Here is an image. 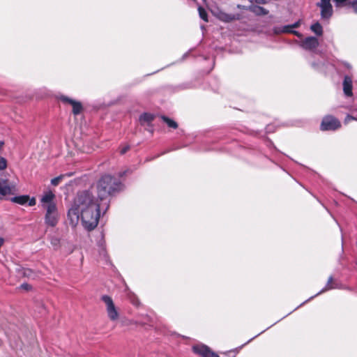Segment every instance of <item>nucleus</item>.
<instances>
[{"label": "nucleus", "mask_w": 357, "mask_h": 357, "mask_svg": "<svg viewBox=\"0 0 357 357\" xmlns=\"http://www.w3.org/2000/svg\"><path fill=\"white\" fill-rule=\"evenodd\" d=\"M307 301H304V303H301V305H304V303H306Z\"/></svg>", "instance_id": "nucleus-40"}, {"label": "nucleus", "mask_w": 357, "mask_h": 357, "mask_svg": "<svg viewBox=\"0 0 357 357\" xmlns=\"http://www.w3.org/2000/svg\"><path fill=\"white\" fill-rule=\"evenodd\" d=\"M23 275H24V276L27 277V278H33L34 273L31 269L25 268L23 270Z\"/></svg>", "instance_id": "nucleus-25"}, {"label": "nucleus", "mask_w": 357, "mask_h": 357, "mask_svg": "<svg viewBox=\"0 0 357 357\" xmlns=\"http://www.w3.org/2000/svg\"><path fill=\"white\" fill-rule=\"evenodd\" d=\"M29 199V197L28 195H20L16 196L11 198V202L14 203H17L20 205L25 204Z\"/></svg>", "instance_id": "nucleus-13"}, {"label": "nucleus", "mask_w": 357, "mask_h": 357, "mask_svg": "<svg viewBox=\"0 0 357 357\" xmlns=\"http://www.w3.org/2000/svg\"><path fill=\"white\" fill-rule=\"evenodd\" d=\"M257 4H266L268 3V0H254Z\"/></svg>", "instance_id": "nucleus-33"}, {"label": "nucleus", "mask_w": 357, "mask_h": 357, "mask_svg": "<svg viewBox=\"0 0 357 357\" xmlns=\"http://www.w3.org/2000/svg\"><path fill=\"white\" fill-rule=\"evenodd\" d=\"M307 301H304V303H301V305H304V303H306Z\"/></svg>", "instance_id": "nucleus-41"}, {"label": "nucleus", "mask_w": 357, "mask_h": 357, "mask_svg": "<svg viewBox=\"0 0 357 357\" xmlns=\"http://www.w3.org/2000/svg\"><path fill=\"white\" fill-rule=\"evenodd\" d=\"M220 19L224 22H229L237 20L238 17H236V15L233 14L221 13L220 15Z\"/></svg>", "instance_id": "nucleus-19"}, {"label": "nucleus", "mask_w": 357, "mask_h": 357, "mask_svg": "<svg viewBox=\"0 0 357 357\" xmlns=\"http://www.w3.org/2000/svg\"><path fill=\"white\" fill-rule=\"evenodd\" d=\"M54 197V195L52 192H47L42 197L41 202L43 203V206L49 204V203H53Z\"/></svg>", "instance_id": "nucleus-16"}, {"label": "nucleus", "mask_w": 357, "mask_h": 357, "mask_svg": "<svg viewBox=\"0 0 357 357\" xmlns=\"http://www.w3.org/2000/svg\"><path fill=\"white\" fill-rule=\"evenodd\" d=\"M307 301H304V303H301V305H304V303H306Z\"/></svg>", "instance_id": "nucleus-39"}, {"label": "nucleus", "mask_w": 357, "mask_h": 357, "mask_svg": "<svg viewBox=\"0 0 357 357\" xmlns=\"http://www.w3.org/2000/svg\"><path fill=\"white\" fill-rule=\"evenodd\" d=\"M341 127L340 121L333 116H325L321 123V130H335Z\"/></svg>", "instance_id": "nucleus-4"}, {"label": "nucleus", "mask_w": 357, "mask_h": 357, "mask_svg": "<svg viewBox=\"0 0 357 357\" xmlns=\"http://www.w3.org/2000/svg\"><path fill=\"white\" fill-rule=\"evenodd\" d=\"M199 15L200 18H202L205 22H208V15L206 11L202 7L199 6L198 8Z\"/></svg>", "instance_id": "nucleus-23"}, {"label": "nucleus", "mask_w": 357, "mask_h": 357, "mask_svg": "<svg viewBox=\"0 0 357 357\" xmlns=\"http://www.w3.org/2000/svg\"><path fill=\"white\" fill-rule=\"evenodd\" d=\"M3 145H4V142L3 141H0V152L1 151L3 147Z\"/></svg>", "instance_id": "nucleus-36"}, {"label": "nucleus", "mask_w": 357, "mask_h": 357, "mask_svg": "<svg viewBox=\"0 0 357 357\" xmlns=\"http://www.w3.org/2000/svg\"><path fill=\"white\" fill-rule=\"evenodd\" d=\"M46 208V214H56V207L54 203H49V204L44 205Z\"/></svg>", "instance_id": "nucleus-21"}, {"label": "nucleus", "mask_w": 357, "mask_h": 357, "mask_svg": "<svg viewBox=\"0 0 357 357\" xmlns=\"http://www.w3.org/2000/svg\"><path fill=\"white\" fill-rule=\"evenodd\" d=\"M102 300L106 305L107 312L109 319L112 321L117 319L119 317V313L114 306L112 298L109 296L105 295L102 296Z\"/></svg>", "instance_id": "nucleus-6"}, {"label": "nucleus", "mask_w": 357, "mask_h": 357, "mask_svg": "<svg viewBox=\"0 0 357 357\" xmlns=\"http://www.w3.org/2000/svg\"><path fill=\"white\" fill-rule=\"evenodd\" d=\"M250 10L259 15H265L268 13V11L266 9L259 6H253L250 7Z\"/></svg>", "instance_id": "nucleus-15"}, {"label": "nucleus", "mask_w": 357, "mask_h": 357, "mask_svg": "<svg viewBox=\"0 0 357 357\" xmlns=\"http://www.w3.org/2000/svg\"><path fill=\"white\" fill-rule=\"evenodd\" d=\"M160 118L162 119V121L167 123V125L171 128H173V129H176L178 128V124L176 121H174V120L169 119V117L166 116H164V115H162L160 116Z\"/></svg>", "instance_id": "nucleus-18"}, {"label": "nucleus", "mask_w": 357, "mask_h": 357, "mask_svg": "<svg viewBox=\"0 0 357 357\" xmlns=\"http://www.w3.org/2000/svg\"><path fill=\"white\" fill-rule=\"evenodd\" d=\"M188 52H187V53L184 54H183V59H184L185 58H186V57L188 56Z\"/></svg>", "instance_id": "nucleus-37"}, {"label": "nucleus", "mask_w": 357, "mask_h": 357, "mask_svg": "<svg viewBox=\"0 0 357 357\" xmlns=\"http://www.w3.org/2000/svg\"><path fill=\"white\" fill-rule=\"evenodd\" d=\"M68 217L73 227L77 225L81 218L86 229H94L100 218V204L98 199L89 190L78 192L73 206L68 211Z\"/></svg>", "instance_id": "nucleus-1"}, {"label": "nucleus", "mask_w": 357, "mask_h": 357, "mask_svg": "<svg viewBox=\"0 0 357 357\" xmlns=\"http://www.w3.org/2000/svg\"><path fill=\"white\" fill-rule=\"evenodd\" d=\"M121 188L122 184L117 178L110 175H105L97 184L98 198L103 200L113 193L120 191Z\"/></svg>", "instance_id": "nucleus-2"}, {"label": "nucleus", "mask_w": 357, "mask_h": 357, "mask_svg": "<svg viewBox=\"0 0 357 357\" xmlns=\"http://www.w3.org/2000/svg\"><path fill=\"white\" fill-rule=\"evenodd\" d=\"M58 98L63 102L68 103L72 105L73 113L74 115L79 114L83 110L82 105L79 101H76L63 95L60 96Z\"/></svg>", "instance_id": "nucleus-7"}, {"label": "nucleus", "mask_w": 357, "mask_h": 357, "mask_svg": "<svg viewBox=\"0 0 357 357\" xmlns=\"http://www.w3.org/2000/svg\"><path fill=\"white\" fill-rule=\"evenodd\" d=\"M130 149V146H125L124 147H123L121 151H120V153L121 155H123L125 154L128 150Z\"/></svg>", "instance_id": "nucleus-31"}, {"label": "nucleus", "mask_w": 357, "mask_h": 357, "mask_svg": "<svg viewBox=\"0 0 357 357\" xmlns=\"http://www.w3.org/2000/svg\"><path fill=\"white\" fill-rule=\"evenodd\" d=\"M7 167V160L5 158L0 155V170H3Z\"/></svg>", "instance_id": "nucleus-26"}, {"label": "nucleus", "mask_w": 357, "mask_h": 357, "mask_svg": "<svg viewBox=\"0 0 357 357\" xmlns=\"http://www.w3.org/2000/svg\"><path fill=\"white\" fill-rule=\"evenodd\" d=\"M11 188L8 183V180L0 178V194L3 196L11 194Z\"/></svg>", "instance_id": "nucleus-11"}, {"label": "nucleus", "mask_w": 357, "mask_h": 357, "mask_svg": "<svg viewBox=\"0 0 357 357\" xmlns=\"http://www.w3.org/2000/svg\"><path fill=\"white\" fill-rule=\"evenodd\" d=\"M50 243L54 249H57L59 245L60 241L57 237L52 236L50 238Z\"/></svg>", "instance_id": "nucleus-24"}, {"label": "nucleus", "mask_w": 357, "mask_h": 357, "mask_svg": "<svg viewBox=\"0 0 357 357\" xmlns=\"http://www.w3.org/2000/svg\"><path fill=\"white\" fill-rule=\"evenodd\" d=\"M45 222L47 225L54 227L57 223V215L56 214H46L45 215Z\"/></svg>", "instance_id": "nucleus-14"}, {"label": "nucleus", "mask_w": 357, "mask_h": 357, "mask_svg": "<svg viewBox=\"0 0 357 357\" xmlns=\"http://www.w3.org/2000/svg\"><path fill=\"white\" fill-rule=\"evenodd\" d=\"M337 287H338L337 284V283H335V282L333 281V276H330V277L328 278V282H327V283H326V287H325L324 289H321L319 293H317V294L315 295V296H317V295H319V294H322L323 292H324V291H328V290H330V289H335V288H337ZM314 297V296H312L309 300H310V299L313 298Z\"/></svg>", "instance_id": "nucleus-10"}, {"label": "nucleus", "mask_w": 357, "mask_h": 357, "mask_svg": "<svg viewBox=\"0 0 357 357\" xmlns=\"http://www.w3.org/2000/svg\"><path fill=\"white\" fill-rule=\"evenodd\" d=\"M192 351L201 357H220L209 347L204 344H197L192 347Z\"/></svg>", "instance_id": "nucleus-5"}, {"label": "nucleus", "mask_w": 357, "mask_h": 357, "mask_svg": "<svg viewBox=\"0 0 357 357\" xmlns=\"http://www.w3.org/2000/svg\"><path fill=\"white\" fill-rule=\"evenodd\" d=\"M19 288L25 291H30L31 290L32 287L27 283H23L20 286Z\"/></svg>", "instance_id": "nucleus-28"}, {"label": "nucleus", "mask_w": 357, "mask_h": 357, "mask_svg": "<svg viewBox=\"0 0 357 357\" xmlns=\"http://www.w3.org/2000/svg\"><path fill=\"white\" fill-rule=\"evenodd\" d=\"M336 7L341 6L343 3H344L348 0H333Z\"/></svg>", "instance_id": "nucleus-30"}, {"label": "nucleus", "mask_w": 357, "mask_h": 357, "mask_svg": "<svg viewBox=\"0 0 357 357\" xmlns=\"http://www.w3.org/2000/svg\"><path fill=\"white\" fill-rule=\"evenodd\" d=\"M353 91H342V92L339 95V98L342 99L344 98L347 100L342 104V107L345 108H350L353 106L352 103L354 102L355 99L353 98Z\"/></svg>", "instance_id": "nucleus-9"}, {"label": "nucleus", "mask_w": 357, "mask_h": 357, "mask_svg": "<svg viewBox=\"0 0 357 357\" xmlns=\"http://www.w3.org/2000/svg\"><path fill=\"white\" fill-rule=\"evenodd\" d=\"M318 46L319 40L314 36L305 38L301 43V47L307 50H314Z\"/></svg>", "instance_id": "nucleus-8"}, {"label": "nucleus", "mask_w": 357, "mask_h": 357, "mask_svg": "<svg viewBox=\"0 0 357 357\" xmlns=\"http://www.w3.org/2000/svg\"><path fill=\"white\" fill-rule=\"evenodd\" d=\"M63 177V175H60V176H59L57 177H55V178H52L51 180L52 185H59V183L61 182V181L62 180Z\"/></svg>", "instance_id": "nucleus-27"}, {"label": "nucleus", "mask_w": 357, "mask_h": 357, "mask_svg": "<svg viewBox=\"0 0 357 357\" xmlns=\"http://www.w3.org/2000/svg\"><path fill=\"white\" fill-rule=\"evenodd\" d=\"M317 6L320 9L321 18L324 20H328L333 14V6L331 0H320L317 3Z\"/></svg>", "instance_id": "nucleus-3"}, {"label": "nucleus", "mask_w": 357, "mask_h": 357, "mask_svg": "<svg viewBox=\"0 0 357 357\" xmlns=\"http://www.w3.org/2000/svg\"><path fill=\"white\" fill-rule=\"evenodd\" d=\"M155 115L151 113H143L139 116V121L141 124L147 123L148 125H150L151 122L154 120Z\"/></svg>", "instance_id": "nucleus-12"}, {"label": "nucleus", "mask_w": 357, "mask_h": 357, "mask_svg": "<svg viewBox=\"0 0 357 357\" xmlns=\"http://www.w3.org/2000/svg\"><path fill=\"white\" fill-rule=\"evenodd\" d=\"M289 33H293L294 35L296 36L298 38H301L302 37V34L300 32L297 31L292 30V31H290Z\"/></svg>", "instance_id": "nucleus-34"}, {"label": "nucleus", "mask_w": 357, "mask_h": 357, "mask_svg": "<svg viewBox=\"0 0 357 357\" xmlns=\"http://www.w3.org/2000/svg\"><path fill=\"white\" fill-rule=\"evenodd\" d=\"M300 24H301V20H298L292 24L284 26L283 27V32L292 31L293 29L298 28L300 26Z\"/></svg>", "instance_id": "nucleus-22"}, {"label": "nucleus", "mask_w": 357, "mask_h": 357, "mask_svg": "<svg viewBox=\"0 0 357 357\" xmlns=\"http://www.w3.org/2000/svg\"><path fill=\"white\" fill-rule=\"evenodd\" d=\"M310 29L316 35L320 36L323 34V28L319 22H316L311 25Z\"/></svg>", "instance_id": "nucleus-17"}, {"label": "nucleus", "mask_w": 357, "mask_h": 357, "mask_svg": "<svg viewBox=\"0 0 357 357\" xmlns=\"http://www.w3.org/2000/svg\"><path fill=\"white\" fill-rule=\"evenodd\" d=\"M354 120H357V119L354 117V116H351V115H349V114H347V116L344 119V123L347 124L351 121H354Z\"/></svg>", "instance_id": "nucleus-29"}, {"label": "nucleus", "mask_w": 357, "mask_h": 357, "mask_svg": "<svg viewBox=\"0 0 357 357\" xmlns=\"http://www.w3.org/2000/svg\"><path fill=\"white\" fill-rule=\"evenodd\" d=\"M266 129H267V131H268V132H270V131H271V126H268L266 128Z\"/></svg>", "instance_id": "nucleus-38"}, {"label": "nucleus", "mask_w": 357, "mask_h": 357, "mask_svg": "<svg viewBox=\"0 0 357 357\" xmlns=\"http://www.w3.org/2000/svg\"><path fill=\"white\" fill-rule=\"evenodd\" d=\"M352 79L351 77L346 75L344 76L343 81V89H352Z\"/></svg>", "instance_id": "nucleus-20"}, {"label": "nucleus", "mask_w": 357, "mask_h": 357, "mask_svg": "<svg viewBox=\"0 0 357 357\" xmlns=\"http://www.w3.org/2000/svg\"><path fill=\"white\" fill-rule=\"evenodd\" d=\"M29 206H34L36 204V199L34 198H32V199H29Z\"/></svg>", "instance_id": "nucleus-35"}, {"label": "nucleus", "mask_w": 357, "mask_h": 357, "mask_svg": "<svg viewBox=\"0 0 357 357\" xmlns=\"http://www.w3.org/2000/svg\"><path fill=\"white\" fill-rule=\"evenodd\" d=\"M351 7L354 10V11L357 13V0L356 1H354L351 3Z\"/></svg>", "instance_id": "nucleus-32"}]
</instances>
